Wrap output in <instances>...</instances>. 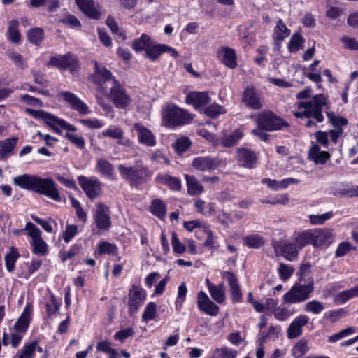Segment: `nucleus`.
<instances>
[{
  "instance_id": "obj_40",
  "label": "nucleus",
  "mask_w": 358,
  "mask_h": 358,
  "mask_svg": "<svg viewBox=\"0 0 358 358\" xmlns=\"http://www.w3.org/2000/svg\"><path fill=\"white\" fill-rule=\"evenodd\" d=\"M19 257L20 254L14 247H11L10 252L5 255L6 266L9 272H12L14 270L15 262Z\"/></svg>"
},
{
  "instance_id": "obj_28",
  "label": "nucleus",
  "mask_w": 358,
  "mask_h": 358,
  "mask_svg": "<svg viewBox=\"0 0 358 358\" xmlns=\"http://www.w3.org/2000/svg\"><path fill=\"white\" fill-rule=\"evenodd\" d=\"M237 156L240 164L247 168H252L257 162L255 154L252 150L246 148L238 149Z\"/></svg>"
},
{
  "instance_id": "obj_11",
  "label": "nucleus",
  "mask_w": 358,
  "mask_h": 358,
  "mask_svg": "<svg viewBox=\"0 0 358 358\" xmlns=\"http://www.w3.org/2000/svg\"><path fill=\"white\" fill-rule=\"evenodd\" d=\"M94 219L98 229H108L111 226L109 208L103 203H98Z\"/></svg>"
},
{
  "instance_id": "obj_24",
  "label": "nucleus",
  "mask_w": 358,
  "mask_h": 358,
  "mask_svg": "<svg viewBox=\"0 0 358 358\" xmlns=\"http://www.w3.org/2000/svg\"><path fill=\"white\" fill-rule=\"evenodd\" d=\"M189 104H192L196 108L204 106L210 102L207 92H192L187 94L185 99Z\"/></svg>"
},
{
  "instance_id": "obj_35",
  "label": "nucleus",
  "mask_w": 358,
  "mask_h": 358,
  "mask_svg": "<svg viewBox=\"0 0 358 358\" xmlns=\"http://www.w3.org/2000/svg\"><path fill=\"white\" fill-rule=\"evenodd\" d=\"M166 49H167L166 45H153L152 42L145 50V57L152 61H155L162 53L166 52Z\"/></svg>"
},
{
  "instance_id": "obj_23",
  "label": "nucleus",
  "mask_w": 358,
  "mask_h": 358,
  "mask_svg": "<svg viewBox=\"0 0 358 358\" xmlns=\"http://www.w3.org/2000/svg\"><path fill=\"white\" fill-rule=\"evenodd\" d=\"M222 276L227 279L229 282L233 301L239 302L242 298V292L237 278L230 271L224 272Z\"/></svg>"
},
{
  "instance_id": "obj_39",
  "label": "nucleus",
  "mask_w": 358,
  "mask_h": 358,
  "mask_svg": "<svg viewBox=\"0 0 358 358\" xmlns=\"http://www.w3.org/2000/svg\"><path fill=\"white\" fill-rule=\"evenodd\" d=\"M152 43L149 36L145 34H143L141 36L136 39L132 43V48L138 52L142 50H146L150 44Z\"/></svg>"
},
{
  "instance_id": "obj_15",
  "label": "nucleus",
  "mask_w": 358,
  "mask_h": 358,
  "mask_svg": "<svg viewBox=\"0 0 358 358\" xmlns=\"http://www.w3.org/2000/svg\"><path fill=\"white\" fill-rule=\"evenodd\" d=\"M78 8L82 12L94 20H99L101 17V12L99 10V3L93 0H75Z\"/></svg>"
},
{
  "instance_id": "obj_34",
  "label": "nucleus",
  "mask_w": 358,
  "mask_h": 358,
  "mask_svg": "<svg viewBox=\"0 0 358 358\" xmlns=\"http://www.w3.org/2000/svg\"><path fill=\"white\" fill-rule=\"evenodd\" d=\"M37 345H38V340L27 343L13 358H34Z\"/></svg>"
},
{
  "instance_id": "obj_52",
  "label": "nucleus",
  "mask_w": 358,
  "mask_h": 358,
  "mask_svg": "<svg viewBox=\"0 0 358 358\" xmlns=\"http://www.w3.org/2000/svg\"><path fill=\"white\" fill-rule=\"evenodd\" d=\"M332 215V212H327L322 215H310L309 216V220L311 224L315 225L323 224L327 220L330 219Z\"/></svg>"
},
{
  "instance_id": "obj_49",
  "label": "nucleus",
  "mask_w": 358,
  "mask_h": 358,
  "mask_svg": "<svg viewBox=\"0 0 358 358\" xmlns=\"http://www.w3.org/2000/svg\"><path fill=\"white\" fill-rule=\"evenodd\" d=\"M43 35V30L41 28H34L27 33L29 41L36 45H38L42 41Z\"/></svg>"
},
{
  "instance_id": "obj_42",
  "label": "nucleus",
  "mask_w": 358,
  "mask_h": 358,
  "mask_svg": "<svg viewBox=\"0 0 358 358\" xmlns=\"http://www.w3.org/2000/svg\"><path fill=\"white\" fill-rule=\"evenodd\" d=\"M308 350L307 341L304 339L299 340L294 346L292 353L295 358L302 357Z\"/></svg>"
},
{
  "instance_id": "obj_12",
  "label": "nucleus",
  "mask_w": 358,
  "mask_h": 358,
  "mask_svg": "<svg viewBox=\"0 0 358 358\" xmlns=\"http://www.w3.org/2000/svg\"><path fill=\"white\" fill-rule=\"evenodd\" d=\"M145 291L140 287L133 285L129 292V301L130 313L133 314L138 310L139 307L145 299Z\"/></svg>"
},
{
  "instance_id": "obj_6",
  "label": "nucleus",
  "mask_w": 358,
  "mask_h": 358,
  "mask_svg": "<svg viewBox=\"0 0 358 358\" xmlns=\"http://www.w3.org/2000/svg\"><path fill=\"white\" fill-rule=\"evenodd\" d=\"M109 89V92L106 90L103 94L113 102L116 108L124 109L131 104L130 96L120 83H115Z\"/></svg>"
},
{
  "instance_id": "obj_22",
  "label": "nucleus",
  "mask_w": 358,
  "mask_h": 358,
  "mask_svg": "<svg viewBox=\"0 0 358 358\" xmlns=\"http://www.w3.org/2000/svg\"><path fill=\"white\" fill-rule=\"evenodd\" d=\"M134 128L137 132L139 143L149 147L156 145L155 137L150 129L139 123L134 124Z\"/></svg>"
},
{
  "instance_id": "obj_46",
  "label": "nucleus",
  "mask_w": 358,
  "mask_h": 358,
  "mask_svg": "<svg viewBox=\"0 0 358 358\" xmlns=\"http://www.w3.org/2000/svg\"><path fill=\"white\" fill-rule=\"evenodd\" d=\"M97 169L106 177L110 178L113 175V165L107 160L99 159L97 161Z\"/></svg>"
},
{
  "instance_id": "obj_37",
  "label": "nucleus",
  "mask_w": 358,
  "mask_h": 358,
  "mask_svg": "<svg viewBox=\"0 0 358 358\" xmlns=\"http://www.w3.org/2000/svg\"><path fill=\"white\" fill-rule=\"evenodd\" d=\"M310 267L311 265L309 263L302 264L298 271L299 282L305 284L312 283L314 286V280L310 275Z\"/></svg>"
},
{
  "instance_id": "obj_62",
  "label": "nucleus",
  "mask_w": 358,
  "mask_h": 358,
  "mask_svg": "<svg viewBox=\"0 0 358 358\" xmlns=\"http://www.w3.org/2000/svg\"><path fill=\"white\" fill-rule=\"evenodd\" d=\"M11 331H12L10 333V344L13 348H16L18 346L19 343H20L24 333L17 331H16V329H14L13 328L11 329Z\"/></svg>"
},
{
  "instance_id": "obj_17",
  "label": "nucleus",
  "mask_w": 358,
  "mask_h": 358,
  "mask_svg": "<svg viewBox=\"0 0 358 358\" xmlns=\"http://www.w3.org/2000/svg\"><path fill=\"white\" fill-rule=\"evenodd\" d=\"M308 317L305 315L296 317L287 328V338L293 339L299 337L303 334L302 328L308 323Z\"/></svg>"
},
{
  "instance_id": "obj_54",
  "label": "nucleus",
  "mask_w": 358,
  "mask_h": 358,
  "mask_svg": "<svg viewBox=\"0 0 358 358\" xmlns=\"http://www.w3.org/2000/svg\"><path fill=\"white\" fill-rule=\"evenodd\" d=\"M103 136H108L118 141L122 140L124 132L120 127L108 128L101 133Z\"/></svg>"
},
{
  "instance_id": "obj_5",
  "label": "nucleus",
  "mask_w": 358,
  "mask_h": 358,
  "mask_svg": "<svg viewBox=\"0 0 358 358\" xmlns=\"http://www.w3.org/2000/svg\"><path fill=\"white\" fill-rule=\"evenodd\" d=\"M256 122L259 128L269 131L279 130L289 126L287 122L271 111L262 112L258 115Z\"/></svg>"
},
{
  "instance_id": "obj_2",
  "label": "nucleus",
  "mask_w": 358,
  "mask_h": 358,
  "mask_svg": "<svg viewBox=\"0 0 358 358\" xmlns=\"http://www.w3.org/2000/svg\"><path fill=\"white\" fill-rule=\"evenodd\" d=\"M163 121L166 127H176L189 124L192 116L187 111L176 105H167L162 113Z\"/></svg>"
},
{
  "instance_id": "obj_16",
  "label": "nucleus",
  "mask_w": 358,
  "mask_h": 358,
  "mask_svg": "<svg viewBox=\"0 0 358 358\" xmlns=\"http://www.w3.org/2000/svg\"><path fill=\"white\" fill-rule=\"evenodd\" d=\"M197 304L201 311L209 315L215 316L219 312V307L203 291H200L197 294Z\"/></svg>"
},
{
  "instance_id": "obj_36",
  "label": "nucleus",
  "mask_w": 358,
  "mask_h": 358,
  "mask_svg": "<svg viewBox=\"0 0 358 358\" xmlns=\"http://www.w3.org/2000/svg\"><path fill=\"white\" fill-rule=\"evenodd\" d=\"M185 178L187 181V192L189 194L198 195L203 192V186L199 182L195 177L189 175H185Z\"/></svg>"
},
{
  "instance_id": "obj_20",
  "label": "nucleus",
  "mask_w": 358,
  "mask_h": 358,
  "mask_svg": "<svg viewBox=\"0 0 358 358\" xmlns=\"http://www.w3.org/2000/svg\"><path fill=\"white\" fill-rule=\"evenodd\" d=\"M219 161L215 158L199 157L192 162L194 169L199 171H211L219 166Z\"/></svg>"
},
{
  "instance_id": "obj_14",
  "label": "nucleus",
  "mask_w": 358,
  "mask_h": 358,
  "mask_svg": "<svg viewBox=\"0 0 358 358\" xmlns=\"http://www.w3.org/2000/svg\"><path fill=\"white\" fill-rule=\"evenodd\" d=\"M78 8L82 12L94 20H99L101 17V12L99 10V3L93 0H75Z\"/></svg>"
},
{
  "instance_id": "obj_48",
  "label": "nucleus",
  "mask_w": 358,
  "mask_h": 358,
  "mask_svg": "<svg viewBox=\"0 0 358 358\" xmlns=\"http://www.w3.org/2000/svg\"><path fill=\"white\" fill-rule=\"evenodd\" d=\"M304 42V38L299 33H294L289 43L288 49L290 52H296L301 48V45Z\"/></svg>"
},
{
  "instance_id": "obj_26",
  "label": "nucleus",
  "mask_w": 358,
  "mask_h": 358,
  "mask_svg": "<svg viewBox=\"0 0 358 358\" xmlns=\"http://www.w3.org/2000/svg\"><path fill=\"white\" fill-rule=\"evenodd\" d=\"M217 57L227 66L233 69L236 65V56L234 50L229 47H224L217 51Z\"/></svg>"
},
{
  "instance_id": "obj_3",
  "label": "nucleus",
  "mask_w": 358,
  "mask_h": 358,
  "mask_svg": "<svg viewBox=\"0 0 358 358\" xmlns=\"http://www.w3.org/2000/svg\"><path fill=\"white\" fill-rule=\"evenodd\" d=\"M314 286L312 283H296L284 296L283 301L287 303H298L303 302L310 297L313 292Z\"/></svg>"
},
{
  "instance_id": "obj_50",
  "label": "nucleus",
  "mask_w": 358,
  "mask_h": 358,
  "mask_svg": "<svg viewBox=\"0 0 358 358\" xmlns=\"http://www.w3.org/2000/svg\"><path fill=\"white\" fill-rule=\"evenodd\" d=\"M190 141L187 138L184 137L179 138L174 143V148L178 154L182 155L190 147Z\"/></svg>"
},
{
  "instance_id": "obj_21",
  "label": "nucleus",
  "mask_w": 358,
  "mask_h": 358,
  "mask_svg": "<svg viewBox=\"0 0 358 358\" xmlns=\"http://www.w3.org/2000/svg\"><path fill=\"white\" fill-rule=\"evenodd\" d=\"M39 178V176L35 175L23 174L14 178L13 183L22 189L36 192Z\"/></svg>"
},
{
  "instance_id": "obj_45",
  "label": "nucleus",
  "mask_w": 358,
  "mask_h": 358,
  "mask_svg": "<svg viewBox=\"0 0 358 358\" xmlns=\"http://www.w3.org/2000/svg\"><path fill=\"white\" fill-rule=\"evenodd\" d=\"M152 213L159 218H162L166 215V205L159 199H155L150 206Z\"/></svg>"
},
{
  "instance_id": "obj_25",
  "label": "nucleus",
  "mask_w": 358,
  "mask_h": 358,
  "mask_svg": "<svg viewBox=\"0 0 358 358\" xmlns=\"http://www.w3.org/2000/svg\"><path fill=\"white\" fill-rule=\"evenodd\" d=\"M313 245L315 247L329 245L332 241L331 231L326 229H317L312 230Z\"/></svg>"
},
{
  "instance_id": "obj_60",
  "label": "nucleus",
  "mask_w": 358,
  "mask_h": 358,
  "mask_svg": "<svg viewBox=\"0 0 358 358\" xmlns=\"http://www.w3.org/2000/svg\"><path fill=\"white\" fill-rule=\"evenodd\" d=\"M65 137L71 143L76 145L79 148H83L85 146V141L83 138L78 136L71 133H66Z\"/></svg>"
},
{
  "instance_id": "obj_44",
  "label": "nucleus",
  "mask_w": 358,
  "mask_h": 358,
  "mask_svg": "<svg viewBox=\"0 0 358 358\" xmlns=\"http://www.w3.org/2000/svg\"><path fill=\"white\" fill-rule=\"evenodd\" d=\"M212 298L219 303L224 301V287L223 283L219 285L211 286L209 291Z\"/></svg>"
},
{
  "instance_id": "obj_18",
  "label": "nucleus",
  "mask_w": 358,
  "mask_h": 358,
  "mask_svg": "<svg viewBox=\"0 0 358 358\" xmlns=\"http://www.w3.org/2000/svg\"><path fill=\"white\" fill-rule=\"evenodd\" d=\"M243 101L252 109H260L262 107L260 94L252 87H248L243 94Z\"/></svg>"
},
{
  "instance_id": "obj_1",
  "label": "nucleus",
  "mask_w": 358,
  "mask_h": 358,
  "mask_svg": "<svg viewBox=\"0 0 358 358\" xmlns=\"http://www.w3.org/2000/svg\"><path fill=\"white\" fill-rule=\"evenodd\" d=\"M325 104V97L322 94H317L312 101L299 102L298 107L304 108V111L294 112V115L297 118L313 117L317 122H322L324 120V116L322 114V107Z\"/></svg>"
},
{
  "instance_id": "obj_31",
  "label": "nucleus",
  "mask_w": 358,
  "mask_h": 358,
  "mask_svg": "<svg viewBox=\"0 0 358 358\" xmlns=\"http://www.w3.org/2000/svg\"><path fill=\"white\" fill-rule=\"evenodd\" d=\"M30 313L31 307L27 306L22 314L15 322L13 329H16L17 331L24 334L27 331L30 322Z\"/></svg>"
},
{
  "instance_id": "obj_51",
  "label": "nucleus",
  "mask_w": 358,
  "mask_h": 358,
  "mask_svg": "<svg viewBox=\"0 0 358 358\" xmlns=\"http://www.w3.org/2000/svg\"><path fill=\"white\" fill-rule=\"evenodd\" d=\"M324 308L322 303L317 300L311 301L305 305L304 310L306 312H310L313 314H319Z\"/></svg>"
},
{
  "instance_id": "obj_19",
  "label": "nucleus",
  "mask_w": 358,
  "mask_h": 358,
  "mask_svg": "<svg viewBox=\"0 0 358 358\" xmlns=\"http://www.w3.org/2000/svg\"><path fill=\"white\" fill-rule=\"evenodd\" d=\"M273 248L276 255H282L288 260H292L298 255L295 245L289 242H275Z\"/></svg>"
},
{
  "instance_id": "obj_41",
  "label": "nucleus",
  "mask_w": 358,
  "mask_h": 358,
  "mask_svg": "<svg viewBox=\"0 0 358 358\" xmlns=\"http://www.w3.org/2000/svg\"><path fill=\"white\" fill-rule=\"evenodd\" d=\"M296 243L299 248H303L307 244L313 245V238L312 230L305 231L299 234L296 238Z\"/></svg>"
},
{
  "instance_id": "obj_57",
  "label": "nucleus",
  "mask_w": 358,
  "mask_h": 358,
  "mask_svg": "<svg viewBox=\"0 0 358 358\" xmlns=\"http://www.w3.org/2000/svg\"><path fill=\"white\" fill-rule=\"evenodd\" d=\"M294 268L285 264L280 263L278 268V273L282 280H286L293 274Z\"/></svg>"
},
{
  "instance_id": "obj_58",
  "label": "nucleus",
  "mask_w": 358,
  "mask_h": 358,
  "mask_svg": "<svg viewBox=\"0 0 358 358\" xmlns=\"http://www.w3.org/2000/svg\"><path fill=\"white\" fill-rule=\"evenodd\" d=\"M327 117L329 122L336 128H341L342 126H345L348 124V120L345 118L335 116L331 113H327Z\"/></svg>"
},
{
  "instance_id": "obj_38",
  "label": "nucleus",
  "mask_w": 358,
  "mask_h": 358,
  "mask_svg": "<svg viewBox=\"0 0 358 358\" xmlns=\"http://www.w3.org/2000/svg\"><path fill=\"white\" fill-rule=\"evenodd\" d=\"M245 245L250 248H259L264 245V238L258 234H251L243 238Z\"/></svg>"
},
{
  "instance_id": "obj_59",
  "label": "nucleus",
  "mask_w": 358,
  "mask_h": 358,
  "mask_svg": "<svg viewBox=\"0 0 358 358\" xmlns=\"http://www.w3.org/2000/svg\"><path fill=\"white\" fill-rule=\"evenodd\" d=\"M172 245L176 253L182 254L185 251V246L180 243L175 232L172 234Z\"/></svg>"
},
{
  "instance_id": "obj_56",
  "label": "nucleus",
  "mask_w": 358,
  "mask_h": 358,
  "mask_svg": "<svg viewBox=\"0 0 358 358\" xmlns=\"http://www.w3.org/2000/svg\"><path fill=\"white\" fill-rule=\"evenodd\" d=\"M157 311V306L155 303H149L143 314L142 318L145 321L153 320L155 317Z\"/></svg>"
},
{
  "instance_id": "obj_27",
  "label": "nucleus",
  "mask_w": 358,
  "mask_h": 358,
  "mask_svg": "<svg viewBox=\"0 0 358 358\" xmlns=\"http://www.w3.org/2000/svg\"><path fill=\"white\" fill-rule=\"evenodd\" d=\"M43 120L45 124H47L50 128H53L56 127V125H59L60 127L70 131H76V128L75 126L69 124L63 119H59L57 116L46 112Z\"/></svg>"
},
{
  "instance_id": "obj_8",
  "label": "nucleus",
  "mask_w": 358,
  "mask_h": 358,
  "mask_svg": "<svg viewBox=\"0 0 358 358\" xmlns=\"http://www.w3.org/2000/svg\"><path fill=\"white\" fill-rule=\"evenodd\" d=\"M95 73L94 83L99 86L103 92L117 81L113 77L111 72L104 66H99L96 61L94 62Z\"/></svg>"
},
{
  "instance_id": "obj_64",
  "label": "nucleus",
  "mask_w": 358,
  "mask_h": 358,
  "mask_svg": "<svg viewBox=\"0 0 358 358\" xmlns=\"http://www.w3.org/2000/svg\"><path fill=\"white\" fill-rule=\"evenodd\" d=\"M78 227L76 225H68L63 235L64 240L68 243L77 234Z\"/></svg>"
},
{
  "instance_id": "obj_29",
  "label": "nucleus",
  "mask_w": 358,
  "mask_h": 358,
  "mask_svg": "<svg viewBox=\"0 0 358 358\" xmlns=\"http://www.w3.org/2000/svg\"><path fill=\"white\" fill-rule=\"evenodd\" d=\"M290 34V31L287 29V26L283 23L282 20H279L277 25L274 29L273 40L275 45V48L279 50L280 45V43Z\"/></svg>"
},
{
  "instance_id": "obj_9",
  "label": "nucleus",
  "mask_w": 358,
  "mask_h": 358,
  "mask_svg": "<svg viewBox=\"0 0 358 358\" xmlns=\"http://www.w3.org/2000/svg\"><path fill=\"white\" fill-rule=\"evenodd\" d=\"M78 181L91 200H94L101 195V183L96 178H87L84 176H80L78 178Z\"/></svg>"
},
{
  "instance_id": "obj_10",
  "label": "nucleus",
  "mask_w": 358,
  "mask_h": 358,
  "mask_svg": "<svg viewBox=\"0 0 358 358\" xmlns=\"http://www.w3.org/2000/svg\"><path fill=\"white\" fill-rule=\"evenodd\" d=\"M35 192L45 195L56 201H61L57 184L52 178H42L40 177Z\"/></svg>"
},
{
  "instance_id": "obj_33",
  "label": "nucleus",
  "mask_w": 358,
  "mask_h": 358,
  "mask_svg": "<svg viewBox=\"0 0 358 358\" xmlns=\"http://www.w3.org/2000/svg\"><path fill=\"white\" fill-rule=\"evenodd\" d=\"M158 183L167 185L172 190H180L181 188L180 180L176 177H173L166 174L159 175L156 178Z\"/></svg>"
},
{
  "instance_id": "obj_43",
  "label": "nucleus",
  "mask_w": 358,
  "mask_h": 358,
  "mask_svg": "<svg viewBox=\"0 0 358 358\" xmlns=\"http://www.w3.org/2000/svg\"><path fill=\"white\" fill-rule=\"evenodd\" d=\"M9 39L15 43H18L20 41L21 36L18 31V22L17 20H12L8 30Z\"/></svg>"
},
{
  "instance_id": "obj_55",
  "label": "nucleus",
  "mask_w": 358,
  "mask_h": 358,
  "mask_svg": "<svg viewBox=\"0 0 358 358\" xmlns=\"http://www.w3.org/2000/svg\"><path fill=\"white\" fill-rule=\"evenodd\" d=\"M96 348L99 351L107 352L110 358H116L117 352L115 349L110 348V343L107 341H101L96 345Z\"/></svg>"
},
{
  "instance_id": "obj_47",
  "label": "nucleus",
  "mask_w": 358,
  "mask_h": 358,
  "mask_svg": "<svg viewBox=\"0 0 358 358\" xmlns=\"http://www.w3.org/2000/svg\"><path fill=\"white\" fill-rule=\"evenodd\" d=\"M242 136L243 134L240 130H235L232 134L222 138V143L224 147H231L234 145Z\"/></svg>"
},
{
  "instance_id": "obj_61",
  "label": "nucleus",
  "mask_w": 358,
  "mask_h": 358,
  "mask_svg": "<svg viewBox=\"0 0 358 358\" xmlns=\"http://www.w3.org/2000/svg\"><path fill=\"white\" fill-rule=\"evenodd\" d=\"M8 55L10 59L15 63V64L20 69H24V65L23 62L22 56L16 52L10 51L8 52Z\"/></svg>"
},
{
  "instance_id": "obj_7",
  "label": "nucleus",
  "mask_w": 358,
  "mask_h": 358,
  "mask_svg": "<svg viewBox=\"0 0 358 358\" xmlns=\"http://www.w3.org/2000/svg\"><path fill=\"white\" fill-rule=\"evenodd\" d=\"M24 230L29 231L27 234L31 238V245L33 252L38 255H45L47 253V244L41 237V232L32 222H27Z\"/></svg>"
},
{
  "instance_id": "obj_32",
  "label": "nucleus",
  "mask_w": 358,
  "mask_h": 358,
  "mask_svg": "<svg viewBox=\"0 0 358 358\" xmlns=\"http://www.w3.org/2000/svg\"><path fill=\"white\" fill-rule=\"evenodd\" d=\"M308 156L315 164H322L329 158L330 155L325 151L321 152L318 145H313L308 152Z\"/></svg>"
},
{
  "instance_id": "obj_30",
  "label": "nucleus",
  "mask_w": 358,
  "mask_h": 358,
  "mask_svg": "<svg viewBox=\"0 0 358 358\" xmlns=\"http://www.w3.org/2000/svg\"><path fill=\"white\" fill-rule=\"evenodd\" d=\"M18 138L12 137L0 141V160L6 159L16 146Z\"/></svg>"
},
{
  "instance_id": "obj_13",
  "label": "nucleus",
  "mask_w": 358,
  "mask_h": 358,
  "mask_svg": "<svg viewBox=\"0 0 358 358\" xmlns=\"http://www.w3.org/2000/svg\"><path fill=\"white\" fill-rule=\"evenodd\" d=\"M59 95L64 98L73 110L78 111L80 115H85L90 113L87 104L74 94L67 91H62L59 93Z\"/></svg>"
},
{
  "instance_id": "obj_63",
  "label": "nucleus",
  "mask_w": 358,
  "mask_h": 358,
  "mask_svg": "<svg viewBox=\"0 0 358 358\" xmlns=\"http://www.w3.org/2000/svg\"><path fill=\"white\" fill-rule=\"evenodd\" d=\"M20 99L22 102H24L28 105L32 106H43V103L40 99L35 98L34 96H31L29 94L22 95L20 97Z\"/></svg>"
},
{
  "instance_id": "obj_4",
  "label": "nucleus",
  "mask_w": 358,
  "mask_h": 358,
  "mask_svg": "<svg viewBox=\"0 0 358 358\" xmlns=\"http://www.w3.org/2000/svg\"><path fill=\"white\" fill-rule=\"evenodd\" d=\"M121 176L129 181L132 185H138L142 184L145 178L148 175V170L142 165H135L133 166H126L120 164L117 167Z\"/></svg>"
},
{
  "instance_id": "obj_53",
  "label": "nucleus",
  "mask_w": 358,
  "mask_h": 358,
  "mask_svg": "<svg viewBox=\"0 0 358 358\" xmlns=\"http://www.w3.org/2000/svg\"><path fill=\"white\" fill-rule=\"evenodd\" d=\"M273 313L275 317L280 321L286 320L292 315V313L287 307L282 306L273 309Z\"/></svg>"
}]
</instances>
